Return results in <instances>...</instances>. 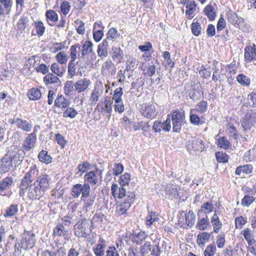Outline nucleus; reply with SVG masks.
<instances>
[{"label":"nucleus","instance_id":"nucleus-13","mask_svg":"<svg viewBox=\"0 0 256 256\" xmlns=\"http://www.w3.org/2000/svg\"><path fill=\"white\" fill-rule=\"evenodd\" d=\"M171 128L170 114L168 116L166 120L162 122L160 120H156L154 122L153 129L156 132H160L162 130L170 131Z\"/></svg>","mask_w":256,"mask_h":256},{"label":"nucleus","instance_id":"nucleus-35","mask_svg":"<svg viewBox=\"0 0 256 256\" xmlns=\"http://www.w3.org/2000/svg\"><path fill=\"white\" fill-rule=\"evenodd\" d=\"M243 159L247 162L256 160V144L254 148L244 153Z\"/></svg>","mask_w":256,"mask_h":256},{"label":"nucleus","instance_id":"nucleus-2","mask_svg":"<svg viewBox=\"0 0 256 256\" xmlns=\"http://www.w3.org/2000/svg\"><path fill=\"white\" fill-rule=\"evenodd\" d=\"M48 176L44 174L40 176L28 189V196L31 200H40L48 188Z\"/></svg>","mask_w":256,"mask_h":256},{"label":"nucleus","instance_id":"nucleus-37","mask_svg":"<svg viewBox=\"0 0 256 256\" xmlns=\"http://www.w3.org/2000/svg\"><path fill=\"white\" fill-rule=\"evenodd\" d=\"M68 230H66L63 224H59L54 230V236H64L67 235Z\"/></svg>","mask_w":256,"mask_h":256},{"label":"nucleus","instance_id":"nucleus-52","mask_svg":"<svg viewBox=\"0 0 256 256\" xmlns=\"http://www.w3.org/2000/svg\"><path fill=\"white\" fill-rule=\"evenodd\" d=\"M192 34L196 36L200 35L202 31V27L200 22H193L190 26Z\"/></svg>","mask_w":256,"mask_h":256},{"label":"nucleus","instance_id":"nucleus-33","mask_svg":"<svg viewBox=\"0 0 256 256\" xmlns=\"http://www.w3.org/2000/svg\"><path fill=\"white\" fill-rule=\"evenodd\" d=\"M28 18L24 16H22L17 22L18 30L20 32H22L28 24Z\"/></svg>","mask_w":256,"mask_h":256},{"label":"nucleus","instance_id":"nucleus-18","mask_svg":"<svg viewBox=\"0 0 256 256\" xmlns=\"http://www.w3.org/2000/svg\"><path fill=\"white\" fill-rule=\"evenodd\" d=\"M12 168V162L8 155H6L0 160V174L8 172Z\"/></svg>","mask_w":256,"mask_h":256},{"label":"nucleus","instance_id":"nucleus-36","mask_svg":"<svg viewBox=\"0 0 256 256\" xmlns=\"http://www.w3.org/2000/svg\"><path fill=\"white\" fill-rule=\"evenodd\" d=\"M201 92L198 86H194L190 90L189 96L194 100H198L201 97Z\"/></svg>","mask_w":256,"mask_h":256},{"label":"nucleus","instance_id":"nucleus-31","mask_svg":"<svg viewBox=\"0 0 256 256\" xmlns=\"http://www.w3.org/2000/svg\"><path fill=\"white\" fill-rule=\"evenodd\" d=\"M50 70L52 74L60 77L63 76L66 71L64 68L56 62H54L51 65Z\"/></svg>","mask_w":256,"mask_h":256},{"label":"nucleus","instance_id":"nucleus-60","mask_svg":"<svg viewBox=\"0 0 256 256\" xmlns=\"http://www.w3.org/2000/svg\"><path fill=\"white\" fill-rule=\"evenodd\" d=\"M74 84L72 80H68L65 83L64 88V93L66 95H70L74 90Z\"/></svg>","mask_w":256,"mask_h":256},{"label":"nucleus","instance_id":"nucleus-14","mask_svg":"<svg viewBox=\"0 0 256 256\" xmlns=\"http://www.w3.org/2000/svg\"><path fill=\"white\" fill-rule=\"evenodd\" d=\"M36 141V134L35 132L29 134L28 136L25 138L22 144V147L24 150L28 152L30 151L34 146Z\"/></svg>","mask_w":256,"mask_h":256},{"label":"nucleus","instance_id":"nucleus-34","mask_svg":"<svg viewBox=\"0 0 256 256\" xmlns=\"http://www.w3.org/2000/svg\"><path fill=\"white\" fill-rule=\"evenodd\" d=\"M140 68L144 71L145 74L150 76H153L156 72V66L154 64L147 66L144 62L140 64Z\"/></svg>","mask_w":256,"mask_h":256},{"label":"nucleus","instance_id":"nucleus-47","mask_svg":"<svg viewBox=\"0 0 256 256\" xmlns=\"http://www.w3.org/2000/svg\"><path fill=\"white\" fill-rule=\"evenodd\" d=\"M204 12L210 20H212L216 16L214 8L211 5H208L204 10Z\"/></svg>","mask_w":256,"mask_h":256},{"label":"nucleus","instance_id":"nucleus-29","mask_svg":"<svg viewBox=\"0 0 256 256\" xmlns=\"http://www.w3.org/2000/svg\"><path fill=\"white\" fill-rule=\"evenodd\" d=\"M216 210H214L215 214L213 215L211 218V222L214 227V232L218 233L222 228V224L220 222L219 217L218 214L216 213Z\"/></svg>","mask_w":256,"mask_h":256},{"label":"nucleus","instance_id":"nucleus-55","mask_svg":"<svg viewBox=\"0 0 256 256\" xmlns=\"http://www.w3.org/2000/svg\"><path fill=\"white\" fill-rule=\"evenodd\" d=\"M38 170L36 165H32L30 167V170L26 173L24 176L30 179L31 180H33L34 178L38 175Z\"/></svg>","mask_w":256,"mask_h":256},{"label":"nucleus","instance_id":"nucleus-25","mask_svg":"<svg viewBox=\"0 0 256 256\" xmlns=\"http://www.w3.org/2000/svg\"><path fill=\"white\" fill-rule=\"evenodd\" d=\"M46 16L48 23L51 26L54 25L58 20V14L54 10H47L46 13Z\"/></svg>","mask_w":256,"mask_h":256},{"label":"nucleus","instance_id":"nucleus-6","mask_svg":"<svg viewBox=\"0 0 256 256\" xmlns=\"http://www.w3.org/2000/svg\"><path fill=\"white\" fill-rule=\"evenodd\" d=\"M92 222L86 219H81L74 226L75 234L78 236L86 237L88 234V230Z\"/></svg>","mask_w":256,"mask_h":256},{"label":"nucleus","instance_id":"nucleus-64","mask_svg":"<svg viewBox=\"0 0 256 256\" xmlns=\"http://www.w3.org/2000/svg\"><path fill=\"white\" fill-rule=\"evenodd\" d=\"M216 250V246L214 244H211L206 246L204 252V256H213Z\"/></svg>","mask_w":256,"mask_h":256},{"label":"nucleus","instance_id":"nucleus-11","mask_svg":"<svg viewBox=\"0 0 256 256\" xmlns=\"http://www.w3.org/2000/svg\"><path fill=\"white\" fill-rule=\"evenodd\" d=\"M140 112L144 117L149 118H154L157 115L156 106L152 102L143 104Z\"/></svg>","mask_w":256,"mask_h":256},{"label":"nucleus","instance_id":"nucleus-45","mask_svg":"<svg viewBox=\"0 0 256 256\" xmlns=\"http://www.w3.org/2000/svg\"><path fill=\"white\" fill-rule=\"evenodd\" d=\"M214 205L211 202H206L202 205L198 212L208 214L212 212L214 210Z\"/></svg>","mask_w":256,"mask_h":256},{"label":"nucleus","instance_id":"nucleus-26","mask_svg":"<svg viewBox=\"0 0 256 256\" xmlns=\"http://www.w3.org/2000/svg\"><path fill=\"white\" fill-rule=\"evenodd\" d=\"M186 8L187 10L186 12V15L187 18L191 20L193 18L192 14L196 10V4L194 0H191L189 2L186 4Z\"/></svg>","mask_w":256,"mask_h":256},{"label":"nucleus","instance_id":"nucleus-28","mask_svg":"<svg viewBox=\"0 0 256 256\" xmlns=\"http://www.w3.org/2000/svg\"><path fill=\"white\" fill-rule=\"evenodd\" d=\"M112 56L114 60L120 62L124 57V53L119 46H114L112 48Z\"/></svg>","mask_w":256,"mask_h":256},{"label":"nucleus","instance_id":"nucleus-51","mask_svg":"<svg viewBox=\"0 0 256 256\" xmlns=\"http://www.w3.org/2000/svg\"><path fill=\"white\" fill-rule=\"evenodd\" d=\"M237 81L244 86H248L250 84V80L244 74H239L236 77Z\"/></svg>","mask_w":256,"mask_h":256},{"label":"nucleus","instance_id":"nucleus-39","mask_svg":"<svg viewBox=\"0 0 256 256\" xmlns=\"http://www.w3.org/2000/svg\"><path fill=\"white\" fill-rule=\"evenodd\" d=\"M39 160L43 163L48 164L52 162V158L48 154V152L42 150L38 155Z\"/></svg>","mask_w":256,"mask_h":256},{"label":"nucleus","instance_id":"nucleus-30","mask_svg":"<svg viewBox=\"0 0 256 256\" xmlns=\"http://www.w3.org/2000/svg\"><path fill=\"white\" fill-rule=\"evenodd\" d=\"M28 96L30 100H36L41 98L42 92L39 88H33L28 90Z\"/></svg>","mask_w":256,"mask_h":256},{"label":"nucleus","instance_id":"nucleus-22","mask_svg":"<svg viewBox=\"0 0 256 256\" xmlns=\"http://www.w3.org/2000/svg\"><path fill=\"white\" fill-rule=\"evenodd\" d=\"M78 62L70 60L68 66V76L70 78H73L74 76L78 75V70H77L76 64Z\"/></svg>","mask_w":256,"mask_h":256},{"label":"nucleus","instance_id":"nucleus-17","mask_svg":"<svg viewBox=\"0 0 256 256\" xmlns=\"http://www.w3.org/2000/svg\"><path fill=\"white\" fill-rule=\"evenodd\" d=\"M244 60L247 62H252L256 60V45L253 44L252 46H247L244 48Z\"/></svg>","mask_w":256,"mask_h":256},{"label":"nucleus","instance_id":"nucleus-23","mask_svg":"<svg viewBox=\"0 0 256 256\" xmlns=\"http://www.w3.org/2000/svg\"><path fill=\"white\" fill-rule=\"evenodd\" d=\"M96 171H90L86 174L84 175V180L86 184H96L98 182V179L96 174ZM84 184H86L85 182Z\"/></svg>","mask_w":256,"mask_h":256},{"label":"nucleus","instance_id":"nucleus-38","mask_svg":"<svg viewBox=\"0 0 256 256\" xmlns=\"http://www.w3.org/2000/svg\"><path fill=\"white\" fill-rule=\"evenodd\" d=\"M58 76L52 73H48L44 77V80L46 84H56L60 82V79Z\"/></svg>","mask_w":256,"mask_h":256},{"label":"nucleus","instance_id":"nucleus-8","mask_svg":"<svg viewBox=\"0 0 256 256\" xmlns=\"http://www.w3.org/2000/svg\"><path fill=\"white\" fill-rule=\"evenodd\" d=\"M188 150L190 154H194L198 151L202 152L204 150L203 142L196 138H192L186 144Z\"/></svg>","mask_w":256,"mask_h":256},{"label":"nucleus","instance_id":"nucleus-44","mask_svg":"<svg viewBox=\"0 0 256 256\" xmlns=\"http://www.w3.org/2000/svg\"><path fill=\"white\" fill-rule=\"evenodd\" d=\"M194 109L191 108L190 110V122L194 126H199L203 123L201 121L200 118L198 115L194 114Z\"/></svg>","mask_w":256,"mask_h":256},{"label":"nucleus","instance_id":"nucleus-20","mask_svg":"<svg viewBox=\"0 0 256 256\" xmlns=\"http://www.w3.org/2000/svg\"><path fill=\"white\" fill-rule=\"evenodd\" d=\"M165 194H162L166 198H172L174 197H176L177 192V188L175 185L172 184H168L164 187Z\"/></svg>","mask_w":256,"mask_h":256},{"label":"nucleus","instance_id":"nucleus-54","mask_svg":"<svg viewBox=\"0 0 256 256\" xmlns=\"http://www.w3.org/2000/svg\"><path fill=\"white\" fill-rule=\"evenodd\" d=\"M130 180V175L128 173H125L123 175L121 176L120 178V187L118 188V190H119L120 188H125L124 186H127Z\"/></svg>","mask_w":256,"mask_h":256},{"label":"nucleus","instance_id":"nucleus-24","mask_svg":"<svg viewBox=\"0 0 256 256\" xmlns=\"http://www.w3.org/2000/svg\"><path fill=\"white\" fill-rule=\"evenodd\" d=\"M32 182V180H31L30 179H28V178L26 176H24L22 178L21 182L20 184V195L21 196H24L26 190L28 189Z\"/></svg>","mask_w":256,"mask_h":256},{"label":"nucleus","instance_id":"nucleus-57","mask_svg":"<svg viewBox=\"0 0 256 256\" xmlns=\"http://www.w3.org/2000/svg\"><path fill=\"white\" fill-rule=\"evenodd\" d=\"M247 222V218L242 216H239L236 218L234 220L236 228L241 229Z\"/></svg>","mask_w":256,"mask_h":256},{"label":"nucleus","instance_id":"nucleus-32","mask_svg":"<svg viewBox=\"0 0 256 256\" xmlns=\"http://www.w3.org/2000/svg\"><path fill=\"white\" fill-rule=\"evenodd\" d=\"M56 106L60 108H66L69 105L68 100H67L62 95H59L57 96L54 102Z\"/></svg>","mask_w":256,"mask_h":256},{"label":"nucleus","instance_id":"nucleus-5","mask_svg":"<svg viewBox=\"0 0 256 256\" xmlns=\"http://www.w3.org/2000/svg\"><path fill=\"white\" fill-rule=\"evenodd\" d=\"M113 102L108 96H106L102 98L98 102L97 108L101 114L110 118L112 111Z\"/></svg>","mask_w":256,"mask_h":256},{"label":"nucleus","instance_id":"nucleus-9","mask_svg":"<svg viewBox=\"0 0 256 256\" xmlns=\"http://www.w3.org/2000/svg\"><path fill=\"white\" fill-rule=\"evenodd\" d=\"M35 234L32 231L25 230L21 242L22 248L24 249L32 248L36 243Z\"/></svg>","mask_w":256,"mask_h":256},{"label":"nucleus","instance_id":"nucleus-50","mask_svg":"<svg viewBox=\"0 0 256 256\" xmlns=\"http://www.w3.org/2000/svg\"><path fill=\"white\" fill-rule=\"evenodd\" d=\"M113 67V64L111 60H108L104 62L102 68V72L104 75H108L110 73L112 72H110L111 69Z\"/></svg>","mask_w":256,"mask_h":256},{"label":"nucleus","instance_id":"nucleus-15","mask_svg":"<svg viewBox=\"0 0 256 256\" xmlns=\"http://www.w3.org/2000/svg\"><path fill=\"white\" fill-rule=\"evenodd\" d=\"M24 152L18 150V151L8 152V156L10 158V161L12 162V167L13 165L14 166H18L23 160V156H22Z\"/></svg>","mask_w":256,"mask_h":256},{"label":"nucleus","instance_id":"nucleus-19","mask_svg":"<svg viewBox=\"0 0 256 256\" xmlns=\"http://www.w3.org/2000/svg\"><path fill=\"white\" fill-rule=\"evenodd\" d=\"M228 20L230 22L235 26H240V24L244 22L242 18H240L237 14L232 10L227 12Z\"/></svg>","mask_w":256,"mask_h":256},{"label":"nucleus","instance_id":"nucleus-21","mask_svg":"<svg viewBox=\"0 0 256 256\" xmlns=\"http://www.w3.org/2000/svg\"><path fill=\"white\" fill-rule=\"evenodd\" d=\"M102 94V90L98 88H94L90 94V99L88 100L89 104L95 105L99 100L100 97Z\"/></svg>","mask_w":256,"mask_h":256},{"label":"nucleus","instance_id":"nucleus-41","mask_svg":"<svg viewBox=\"0 0 256 256\" xmlns=\"http://www.w3.org/2000/svg\"><path fill=\"white\" fill-rule=\"evenodd\" d=\"M13 183V178L12 177H6L0 182V191L3 192L8 188Z\"/></svg>","mask_w":256,"mask_h":256},{"label":"nucleus","instance_id":"nucleus-58","mask_svg":"<svg viewBox=\"0 0 256 256\" xmlns=\"http://www.w3.org/2000/svg\"><path fill=\"white\" fill-rule=\"evenodd\" d=\"M56 60L60 64H66L68 60V56L64 52H58L56 56Z\"/></svg>","mask_w":256,"mask_h":256},{"label":"nucleus","instance_id":"nucleus-46","mask_svg":"<svg viewBox=\"0 0 256 256\" xmlns=\"http://www.w3.org/2000/svg\"><path fill=\"white\" fill-rule=\"evenodd\" d=\"M210 234L206 232L200 233L197 237V242L198 245H204L208 240Z\"/></svg>","mask_w":256,"mask_h":256},{"label":"nucleus","instance_id":"nucleus-43","mask_svg":"<svg viewBox=\"0 0 256 256\" xmlns=\"http://www.w3.org/2000/svg\"><path fill=\"white\" fill-rule=\"evenodd\" d=\"M80 50V46L78 44L72 45L70 49V58L72 61H76L77 58V52Z\"/></svg>","mask_w":256,"mask_h":256},{"label":"nucleus","instance_id":"nucleus-62","mask_svg":"<svg viewBox=\"0 0 256 256\" xmlns=\"http://www.w3.org/2000/svg\"><path fill=\"white\" fill-rule=\"evenodd\" d=\"M78 114V112L73 108H67L63 113L64 118L70 117L72 118H75Z\"/></svg>","mask_w":256,"mask_h":256},{"label":"nucleus","instance_id":"nucleus-10","mask_svg":"<svg viewBox=\"0 0 256 256\" xmlns=\"http://www.w3.org/2000/svg\"><path fill=\"white\" fill-rule=\"evenodd\" d=\"M256 122V114L253 112L247 113L240 120L242 126L245 132L250 130Z\"/></svg>","mask_w":256,"mask_h":256},{"label":"nucleus","instance_id":"nucleus-56","mask_svg":"<svg viewBox=\"0 0 256 256\" xmlns=\"http://www.w3.org/2000/svg\"><path fill=\"white\" fill-rule=\"evenodd\" d=\"M106 248V244H98L96 246L93 248L96 256H104Z\"/></svg>","mask_w":256,"mask_h":256},{"label":"nucleus","instance_id":"nucleus-63","mask_svg":"<svg viewBox=\"0 0 256 256\" xmlns=\"http://www.w3.org/2000/svg\"><path fill=\"white\" fill-rule=\"evenodd\" d=\"M255 199L256 198L252 196L244 195L242 200L241 204L243 206H248L254 201Z\"/></svg>","mask_w":256,"mask_h":256},{"label":"nucleus","instance_id":"nucleus-48","mask_svg":"<svg viewBox=\"0 0 256 256\" xmlns=\"http://www.w3.org/2000/svg\"><path fill=\"white\" fill-rule=\"evenodd\" d=\"M194 111L197 112H198L202 114L205 112L208 109V103L207 102L202 100L198 102L195 106V108H194Z\"/></svg>","mask_w":256,"mask_h":256},{"label":"nucleus","instance_id":"nucleus-49","mask_svg":"<svg viewBox=\"0 0 256 256\" xmlns=\"http://www.w3.org/2000/svg\"><path fill=\"white\" fill-rule=\"evenodd\" d=\"M209 224V218L207 215H206L205 218L198 220L197 224V227L200 230H204L207 228Z\"/></svg>","mask_w":256,"mask_h":256},{"label":"nucleus","instance_id":"nucleus-7","mask_svg":"<svg viewBox=\"0 0 256 256\" xmlns=\"http://www.w3.org/2000/svg\"><path fill=\"white\" fill-rule=\"evenodd\" d=\"M10 124H15L16 127L26 132H30L32 128V124L30 122L22 120L19 117H14L8 120Z\"/></svg>","mask_w":256,"mask_h":256},{"label":"nucleus","instance_id":"nucleus-27","mask_svg":"<svg viewBox=\"0 0 256 256\" xmlns=\"http://www.w3.org/2000/svg\"><path fill=\"white\" fill-rule=\"evenodd\" d=\"M108 41L104 40L102 43L99 44L98 48V54L100 58H106L107 56L108 48Z\"/></svg>","mask_w":256,"mask_h":256},{"label":"nucleus","instance_id":"nucleus-3","mask_svg":"<svg viewBox=\"0 0 256 256\" xmlns=\"http://www.w3.org/2000/svg\"><path fill=\"white\" fill-rule=\"evenodd\" d=\"M90 186L88 184L83 185L77 184L74 185L71 190V195L74 198H78L82 194L81 200L84 201L85 199L90 196Z\"/></svg>","mask_w":256,"mask_h":256},{"label":"nucleus","instance_id":"nucleus-61","mask_svg":"<svg viewBox=\"0 0 256 256\" xmlns=\"http://www.w3.org/2000/svg\"><path fill=\"white\" fill-rule=\"evenodd\" d=\"M65 48V42H54L50 48V50L52 53H56L57 52L63 50Z\"/></svg>","mask_w":256,"mask_h":256},{"label":"nucleus","instance_id":"nucleus-59","mask_svg":"<svg viewBox=\"0 0 256 256\" xmlns=\"http://www.w3.org/2000/svg\"><path fill=\"white\" fill-rule=\"evenodd\" d=\"M138 62L136 58H130L126 62V70L128 71L134 69L138 66Z\"/></svg>","mask_w":256,"mask_h":256},{"label":"nucleus","instance_id":"nucleus-42","mask_svg":"<svg viewBox=\"0 0 256 256\" xmlns=\"http://www.w3.org/2000/svg\"><path fill=\"white\" fill-rule=\"evenodd\" d=\"M195 214L192 210H189L185 214L186 222L189 227H192L195 222Z\"/></svg>","mask_w":256,"mask_h":256},{"label":"nucleus","instance_id":"nucleus-40","mask_svg":"<svg viewBox=\"0 0 256 256\" xmlns=\"http://www.w3.org/2000/svg\"><path fill=\"white\" fill-rule=\"evenodd\" d=\"M158 220V215L156 212H151L148 214L146 217V224L150 227L154 222Z\"/></svg>","mask_w":256,"mask_h":256},{"label":"nucleus","instance_id":"nucleus-16","mask_svg":"<svg viewBox=\"0 0 256 256\" xmlns=\"http://www.w3.org/2000/svg\"><path fill=\"white\" fill-rule=\"evenodd\" d=\"M90 84V81L86 78H83L74 83V90L82 93L86 90Z\"/></svg>","mask_w":256,"mask_h":256},{"label":"nucleus","instance_id":"nucleus-53","mask_svg":"<svg viewBox=\"0 0 256 256\" xmlns=\"http://www.w3.org/2000/svg\"><path fill=\"white\" fill-rule=\"evenodd\" d=\"M18 208L16 204H11L6 210L4 216L10 218L14 216L18 212Z\"/></svg>","mask_w":256,"mask_h":256},{"label":"nucleus","instance_id":"nucleus-12","mask_svg":"<svg viewBox=\"0 0 256 256\" xmlns=\"http://www.w3.org/2000/svg\"><path fill=\"white\" fill-rule=\"evenodd\" d=\"M93 44L91 41H86L82 46L81 50V56L79 58L80 59L84 58V56L91 54L92 59L95 60L96 58V54L93 52Z\"/></svg>","mask_w":256,"mask_h":256},{"label":"nucleus","instance_id":"nucleus-4","mask_svg":"<svg viewBox=\"0 0 256 256\" xmlns=\"http://www.w3.org/2000/svg\"><path fill=\"white\" fill-rule=\"evenodd\" d=\"M170 121H172L173 130L175 132H179L186 122L184 112L178 110L172 112L170 114Z\"/></svg>","mask_w":256,"mask_h":256},{"label":"nucleus","instance_id":"nucleus-1","mask_svg":"<svg viewBox=\"0 0 256 256\" xmlns=\"http://www.w3.org/2000/svg\"><path fill=\"white\" fill-rule=\"evenodd\" d=\"M118 186L116 184H112L111 191L112 196H117L118 198H123V200L116 206V212L118 215L125 214L126 211L130 208L135 200V194L134 192L127 191L126 188H119L118 193L117 190Z\"/></svg>","mask_w":256,"mask_h":256}]
</instances>
